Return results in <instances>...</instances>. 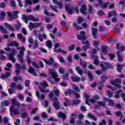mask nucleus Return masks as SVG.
Here are the masks:
<instances>
[{
	"mask_svg": "<svg viewBox=\"0 0 125 125\" xmlns=\"http://www.w3.org/2000/svg\"><path fill=\"white\" fill-rule=\"evenodd\" d=\"M120 44L117 43L116 44V48L117 49H119L120 50H121V51H125V46H120Z\"/></svg>",
	"mask_w": 125,
	"mask_h": 125,
	"instance_id": "31",
	"label": "nucleus"
},
{
	"mask_svg": "<svg viewBox=\"0 0 125 125\" xmlns=\"http://www.w3.org/2000/svg\"><path fill=\"white\" fill-rule=\"evenodd\" d=\"M16 87H17L18 90H22V89H23V87L20 84H17L16 86Z\"/></svg>",
	"mask_w": 125,
	"mask_h": 125,
	"instance_id": "59",
	"label": "nucleus"
},
{
	"mask_svg": "<svg viewBox=\"0 0 125 125\" xmlns=\"http://www.w3.org/2000/svg\"><path fill=\"white\" fill-rule=\"evenodd\" d=\"M1 105L2 106H9V102H8V101L7 100H4V101L1 102Z\"/></svg>",
	"mask_w": 125,
	"mask_h": 125,
	"instance_id": "32",
	"label": "nucleus"
},
{
	"mask_svg": "<svg viewBox=\"0 0 125 125\" xmlns=\"http://www.w3.org/2000/svg\"><path fill=\"white\" fill-rule=\"evenodd\" d=\"M72 87L76 92H80V89H79V87H78L77 85L73 84Z\"/></svg>",
	"mask_w": 125,
	"mask_h": 125,
	"instance_id": "42",
	"label": "nucleus"
},
{
	"mask_svg": "<svg viewBox=\"0 0 125 125\" xmlns=\"http://www.w3.org/2000/svg\"><path fill=\"white\" fill-rule=\"evenodd\" d=\"M24 1L26 3L24 5L25 7H27V4H28L29 5H32V4L33 3L31 0H24Z\"/></svg>",
	"mask_w": 125,
	"mask_h": 125,
	"instance_id": "40",
	"label": "nucleus"
},
{
	"mask_svg": "<svg viewBox=\"0 0 125 125\" xmlns=\"http://www.w3.org/2000/svg\"><path fill=\"white\" fill-rule=\"evenodd\" d=\"M108 79L106 76H102L101 78L100 83H105V81Z\"/></svg>",
	"mask_w": 125,
	"mask_h": 125,
	"instance_id": "41",
	"label": "nucleus"
},
{
	"mask_svg": "<svg viewBox=\"0 0 125 125\" xmlns=\"http://www.w3.org/2000/svg\"><path fill=\"white\" fill-rule=\"evenodd\" d=\"M39 88L40 92H41L42 93H48V92H49V90L45 89L42 87L41 86H39Z\"/></svg>",
	"mask_w": 125,
	"mask_h": 125,
	"instance_id": "18",
	"label": "nucleus"
},
{
	"mask_svg": "<svg viewBox=\"0 0 125 125\" xmlns=\"http://www.w3.org/2000/svg\"><path fill=\"white\" fill-rule=\"evenodd\" d=\"M0 15L1 16V20H3V17H5V16L6 15V13H5V12H4V11H1L0 12Z\"/></svg>",
	"mask_w": 125,
	"mask_h": 125,
	"instance_id": "56",
	"label": "nucleus"
},
{
	"mask_svg": "<svg viewBox=\"0 0 125 125\" xmlns=\"http://www.w3.org/2000/svg\"><path fill=\"white\" fill-rule=\"evenodd\" d=\"M40 85L43 86V87H47L48 86V84L45 81H43L39 83Z\"/></svg>",
	"mask_w": 125,
	"mask_h": 125,
	"instance_id": "35",
	"label": "nucleus"
},
{
	"mask_svg": "<svg viewBox=\"0 0 125 125\" xmlns=\"http://www.w3.org/2000/svg\"><path fill=\"white\" fill-rule=\"evenodd\" d=\"M4 25L6 27V28H7V29H8V30H10V31H14V27H13V26H11L6 22H5L4 23Z\"/></svg>",
	"mask_w": 125,
	"mask_h": 125,
	"instance_id": "16",
	"label": "nucleus"
},
{
	"mask_svg": "<svg viewBox=\"0 0 125 125\" xmlns=\"http://www.w3.org/2000/svg\"><path fill=\"white\" fill-rule=\"evenodd\" d=\"M59 72L60 73V74H64L65 71L64 70V69L62 67H60L59 68Z\"/></svg>",
	"mask_w": 125,
	"mask_h": 125,
	"instance_id": "62",
	"label": "nucleus"
},
{
	"mask_svg": "<svg viewBox=\"0 0 125 125\" xmlns=\"http://www.w3.org/2000/svg\"><path fill=\"white\" fill-rule=\"evenodd\" d=\"M21 23H16L15 25H14V27H15L16 29H17V30H19V29H20V27H21Z\"/></svg>",
	"mask_w": 125,
	"mask_h": 125,
	"instance_id": "52",
	"label": "nucleus"
},
{
	"mask_svg": "<svg viewBox=\"0 0 125 125\" xmlns=\"http://www.w3.org/2000/svg\"><path fill=\"white\" fill-rule=\"evenodd\" d=\"M100 67H102V69L104 70V71L107 70L108 68H113L111 64L106 62H104L103 64L100 65Z\"/></svg>",
	"mask_w": 125,
	"mask_h": 125,
	"instance_id": "8",
	"label": "nucleus"
},
{
	"mask_svg": "<svg viewBox=\"0 0 125 125\" xmlns=\"http://www.w3.org/2000/svg\"><path fill=\"white\" fill-rule=\"evenodd\" d=\"M88 10H89V12L91 14H92L93 13V12L92 11V6H91V5L90 4H88Z\"/></svg>",
	"mask_w": 125,
	"mask_h": 125,
	"instance_id": "57",
	"label": "nucleus"
},
{
	"mask_svg": "<svg viewBox=\"0 0 125 125\" xmlns=\"http://www.w3.org/2000/svg\"><path fill=\"white\" fill-rule=\"evenodd\" d=\"M21 116L23 119H26V118H27V113L23 112L21 113Z\"/></svg>",
	"mask_w": 125,
	"mask_h": 125,
	"instance_id": "64",
	"label": "nucleus"
},
{
	"mask_svg": "<svg viewBox=\"0 0 125 125\" xmlns=\"http://www.w3.org/2000/svg\"><path fill=\"white\" fill-rule=\"evenodd\" d=\"M49 73L50 74V75H51V76L52 77V78L56 80L57 82H59V81H60V78H57L58 76H57V73H56V72H55L54 70L51 69H49Z\"/></svg>",
	"mask_w": 125,
	"mask_h": 125,
	"instance_id": "5",
	"label": "nucleus"
},
{
	"mask_svg": "<svg viewBox=\"0 0 125 125\" xmlns=\"http://www.w3.org/2000/svg\"><path fill=\"white\" fill-rule=\"evenodd\" d=\"M85 98H86V101H85V103L88 105V106H90V104L88 103V100H89V96L87 94L84 95Z\"/></svg>",
	"mask_w": 125,
	"mask_h": 125,
	"instance_id": "36",
	"label": "nucleus"
},
{
	"mask_svg": "<svg viewBox=\"0 0 125 125\" xmlns=\"http://www.w3.org/2000/svg\"><path fill=\"white\" fill-rule=\"evenodd\" d=\"M18 38L19 39H20V41H21L22 42H26V39L23 37V35L21 34H18L17 35Z\"/></svg>",
	"mask_w": 125,
	"mask_h": 125,
	"instance_id": "20",
	"label": "nucleus"
},
{
	"mask_svg": "<svg viewBox=\"0 0 125 125\" xmlns=\"http://www.w3.org/2000/svg\"><path fill=\"white\" fill-rule=\"evenodd\" d=\"M58 117H60V118H62V119H66V115H65L64 113H62V112H60L58 114Z\"/></svg>",
	"mask_w": 125,
	"mask_h": 125,
	"instance_id": "37",
	"label": "nucleus"
},
{
	"mask_svg": "<svg viewBox=\"0 0 125 125\" xmlns=\"http://www.w3.org/2000/svg\"><path fill=\"white\" fill-rule=\"evenodd\" d=\"M105 101H108L109 105H111V106H115V103L112 100H111L110 99H107L105 97L104 98Z\"/></svg>",
	"mask_w": 125,
	"mask_h": 125,
	"instance_id": "28",
	"label": "nucleus"
},
{
	"mask_svg": "<svg viewBox=\"0 0 125 125\" xmlns=\"http://www.w3.org/2000/svg\"><path fill=\"white\" fill-rule=\"evenodd\" d=\"M117 56H118V60L119 62H123V57H122V55L121 54V52H117Z\"/></svg>",
	"mask_w": 125,
	"mask_h": 125,
	"instance_id": "29",
	"label": "nucleus"
},
{
	"mask_svg": "<svg viewBox=\"0 0 125 125\" xmlns=\"http://www.w3.org/2000/svg\"><path fill=\"white\" fill-rule=\"evenodd\" d=\"M108 51L107 50V47L106 46H103L102 48V52L106 53Z\"/></svg>",
	"mask_w": 125,
	"mask_h": 125,
	"instance_id": "58",
	"label": "nucleus"
},
{
	"mask_svg": "<svg viewBox=\"0 0 125 125\" xmlns=\"http://www.w3.org/2000/svg\"><path fill=\"white\" fill-rule=\"evenodd\" d=\"M88 67L90 70H95V66H93L92 64H89Z\"/></svg>",
	"mask_w": 125,
	"mask_h": 125,
	"instance_id": "63",
	"label": "nucleus"
},
{
	"mask_svg": "<svg viewBox=\"0 0 125 125\" xmlns=\"http://www.w3.org/2000/svg\"><path fill=\"white\" fill-rule=\"evenodd\" d=\"M43 8V14L47 16H49V12H48V10H47V7L44 6Z\"/></svg>",
	"mask_w": 125,
	"mask_h": 125,
	"instance_id": "33",
	"label": "nucleus"
},
{
	"mask_svg": "<svg viewBox=\"0 0 125 125\" xmlns=\"http://www.w3.org/2000/svg\"><path fill=\"white\" fill-rule=\"evenodd\" d=\"M29 73H30V74H32L33 76H35L37 77V73L35 71V69L33 68L32 67H29V70H28Z\"/></svg>",
	"mask_w": 125,
	"mask_h": 125,
	"instance_id": "22",
	"label": "nucleus"
},
{
	"mask_svg": "<svg viewBox=\"0 0 125 125\" xmlns=\"http://www.w3.org/2000/svg\"><path fill=\"white\" fill-rule=\"evenodd\" d=\"M22 19L26 24L28 23V20H32V21H34V22H36V21H40L39 19H35L32 15H30L27 17L25 15H22Z\"/></svg>",
	"mask_w": 125,
	"mask_h": 125,
	"instance_id": "4",
	"label": "nucleus"
},
{
	"mask_svg": "<svg viewBox=\"0 0 125 125\" xmlns=\"http://www.w3.org/2000/svg\"><path fill=\"white\" fill-rule=\"evenodd\" d=\"M98 57H96L95 58V59L94 61V64H95V65H99V62L98 60Z\"/></svg>",
	"mask_w": 125,
	"mask_h": 125,
	"instance_id": "61",
	"label": "nucleus"
},
{
	"mask_svg": "<svg viewBox=\"0 0 125 125\" xmlns=\"http://www.w3.org/2000/svg\"><path fill=\"white\" fill-rule=\"evenodd\" d=\"M117 12H116L115 10L112 11L111 12L108 13V17L109 18L112 17V16H117Z\"/></svg>",
	"mask_w": 125,
	"mask_h": 125,
	"instance_id": "25",
	"label": "nucleus"
},
{
	"mask_svg": "<svg viewBox=\"0 0 125 125\" xmlns=\"http://www.w3.org/2000/svg\"><path fill=\"white\" fill-rule=\"evenodd\" d=\"M80 62H81L80 64L81 66L83 67V68H86L87 66V64L86 63V62H83L82 61V60H80Z\"/></svg>",
	"mask_w": 125,
	"mask_h": 125,
	"instance_id": "34",
	"label": "nucleus"
},
{
	"mask_svg": "<svg viewBox=\"0 0 125 125\" xmlns=\"http://www.w3.org/2000/svg\"><path fill=\"white\" fill-rule=\"evenodd\" d=\"M38 38L39 41H40V42H43V39H42V38H43V39H45L47 38V37L46 36V35H45L44 34H43L42 35V34H39L38 35Z\"/></svg>",
	"mask_w": 125,
	"mask_h": 125,
	"instance_id": "13",
	"label": "nucleus"
},
{
	"mask_svg": "<svg viewBox=\"0 0 125 125\" xmlns=\"http://www.w3.org/2000/svg\"><path fill=\"white\" fill-rule=\"evenodd\" d=\"M18 13H19V12L17 11H14L13 12V18H14V19H16V18H17L18 17V16H17V14H18Z\"/></svg>",
	"mask_w": 125,
	"mask_h": 125,
	"instance_id": "39",
	"label": "nucleus"
},
{
	"mask_svg": "<svg viewBox=\"0 0 125 125\" xmlns=\"http://www.w3.org/2000/svg\"><path fill=\"white\" fill-rule=\"evenodd\" d=\"M11 75V74L10 72H8L5 73V75L2 74L0 78H1V79H3V80H4V79H7V78H9Z\"/></svg>",
	"mask_w": 125,
	"mask_h": 125,
	"instance_id": "19",
	"label": "nucleus"
},
{
	"mask_svg": "<svg viewBox=\"0 0 125 125\" xmlns=\"http://www.w3.org/2000/svg\"><path fill=\"white\" fill-rule=\"evenodd\" d=\"M106 93H107L108 97L111 98V97H113V93H112V92H111V91L110 90H108V91H107L106 92Z\"/></svg>",
	"mask_w": 125,
	"mask_h": 125,
	"instance_id": "53",
	"label": "nucleus"
},
{
	"mask_svg": "<svg viewBox=\"0 0 125 125\" xmlns=\"http://www.w3.org/2000/svg\"><path fill=\"white\" fill-rule=\"evenodd\" d=\"M75 70L76 71H77V73H78V74L80 75V76H83V70H82V68H81L80 66H76L75 68Z\"/></svg>",
	"mask_w": 125,
	"mask_h": 125,
	"instance_id": "21",
	"label": "nucleus"
},
{
	"mask_svg": "<svg viewBox=\"0 0 125 125\" xmlns=\"http://www.w3.org/2000/svg\"><path fill=\"white\" fill-rule=\"evenodd\" d=\"M13 45H15L16 47H17L18 50H20L17 58L21 63H24V59H23V57H24V51L26 50V49L24 47H18L19 44L15 42H11L8 45V46H12Z\"/></svg>",
	"mask_w": 125,
	"mask_h": 125,
	"instance_id": "1",
	"label": "nucleus"
},
{
	"mask_svg": "<svg viewBox=\"0 0 125 125\" xmlns=\"http://www.w3.org/2000/svg\"><path fill=\"white\" fill-rule=\"evenodd\" d=\"M6 51H10L11 53L9 56V60H11L12 63H14L16 61L14 56L16 54V51L14 49H10V48H5Z\"/></svg>",
	"mask_w": 125,
	"mask_h": 125,
	"instance_id": "3",
	"label": "nucleus"
},
{
	"mask_svg": "<svg viewBox=\"0 0 125 125\" xmlns=\"http://www.w3.org/2000/svg\"><path fill=\"white\" fill-rule=\"evenodd\" d=\"M53 92L55 93L56 96H59L60 94V91L56 87H54V89Z\"/></svg>",
	"mask_w": 125,
	"mask_h": 125,
	"instance_id": "23",
	"label": "nucleus"
},
{
	"mask_svg": "<svg viewBox=\"0 0 125 125\" xmlns=\"http://www.w3.org/2000/svg\"><path fill=\"white\" fill-rule=\"evenodd\" d=\"M37 110H38V108H35L32 109L31 113H30V116H33V114H35L36 112L37 111Z\"/></svg>",
	"mask_w": 125,
	"mask_h": 125,
	"instance_id": "60",
	"label": "nucleus"
},
{
	"mask_svg": "<svg viewBox=\"0 0 125 125\" xmlns=\"http://www.w3.org/2000/svg\"><path fill=\"white\" fill-rule=\"evenodd\" d=\"M0 31L2 34H6L7 31L2 26H0Z\"/></svg>",
	"mask_w": 125,
	"mask_h": 125,
	"instance_id": "38",
	"label": "nucleus"
},
{
	"mask_svg": "<svg viewBox=\"0 0 125 125\" xmlns=\"http://www.w3.org/2000/svg\"><path fill=\"white\" fill-rule=\"evenodd\" d=\"M7 14L9 16L10 18V20L11 21L14 20V18H13V15H11V13L10 12H7Z\"/></svg>",
	"mask_w": 125,
	"mask_h": 125,
	"instance_id": "50",
	"label": "nucleus"
},
{
	"mask_svg": "<svg viewBox=\"0 0 125 125\" xmlns=\"http://www.w3.org/2000/svg\"><path fill=\"white\" fill-rule=\"evenodd\" d=\"M54 103L53 104V105L54 107L56 110H59L60 108V102L58 101V99L57 98L55 97L53 98Z\"/></svg>",
	"mask_w": 125,
	"mask_h": 125,
	"instance_id": "6",
	"label": "nucleus"
},
{
	"mask_svg": "<svg viewBox=\"0 0 125 125\" xmlns=\"http://www.w3.org/2000/svg\"><path fill=\"white\" fill-rule=\"evenodd\" d=\"M71 79L72 82H80V81H81V78L78 76L71 77Z\"/></svg>",
	"mask_w": 125,
	"mask_h": 125,
	"instance_id": "24",
	"label": "nucleus"
},
{
	"mask_svg": "<svg viewBox=\"0 0 125 125\" xmlns=\"http://www.w3.org/2000/svg\"><path fill=\"white\" fill-rule=\"evenodd\" d=\"M68 76H69V74H68V73H66L63 74L62 76V79L63 80H65V81H68V80H69Z\"/></svg>",
	"mask_w": 125,
	"mask_h": 125,
	"instance_id": "45",
	"label": "nucleus"
},
{
	"mask_svg": "<svg viewBox=\"0 0 125 125\" xmlns=\"http://www.w3.org/2000/svg\"><path fill=\"white\" fill-rule=\"evenodd\" d=\"M13 80L14 82H16L17 81H22V77L16 76L13 78Z\"/></svg>",
	"mask_w": 125,
	"mask_h": 125,
	"instance_id": "44",
	"label": "nucleus"
},
{
	"mask_svg": "<svg viewBox=\"0 0 125 125\" xmlns=\"http://www.w3.org/2000/svg\"><path fill=\"white\" fill-rule=\"evenodd\" d=\"M73 26L75 27L76 30H77V31H79V30H82V29H83V27L78 26V23L76 22L73 23Z\"/></svg>",
	"mask_w": 125,
	"mask_h": 125,
	"instance_id": "27",
	"label": "nucleus"
},
{
	"mask_svg": "<svg viewBox=\"0 0 125 125\" xmlns=\"http://www.w3.org/2000/svg\"><path fill=\"white\" fill-rule=\"evenodd\" d=\"M92 35L94 39H97V28H92Z\"/></svg>",
	"mask_w": 125,
	"mask_h": 125,
	"instance_id": "11",
	"label": "nucleus"
},
{
	"mask_svg": "<svg viewBox=\"0 0 125 125\" xmlns=\"http://www.w3.org/2000/svg\"><path fill=\"white\" fill-rule=\"evenodd\" d=\"M44 61L48 65H53L54 64V60H53V58H50L48 61H47L46 60H44Z\"/></svg>",
	"mask_w": 125,
	"mask_h": 125,
	"instance_id": "14",
	"label": "nucleus"
},
{
	"mask_svg": "<svg viewBox=\"0 0 125 125\" xmlns=\"http://www.w3.org/2000/svg\"><path fill=\"white\" fill-rule=\"evenodd\" d=\"M16 86H17L16 84L14 83H12L10 84V88H12L13 89H14L15 87H16Z\"/></svg>",
	"mask_w": 125,
	"mask_h": 125,
	"instance_id": "54",
	"label": "nucleus"
},
{
	"mask_svg": "<svg viewBox=\"0 0 125 125\" xmlns=\"http://www.w3.org/2000/svg\"><path fill=\"white\" fill-rule=\"evenodd\" d=\"M125 66V64L120 65L119 64H117V71L119 73H121L122 72V70L123 69V67Z\"/></svg>",
	"mask_w": 125,
	"mask_h": 125,
	"instance_id": "30",
	"label": "nucleus"
},
{
	"mask_svg": "<svg viewBox=\"0 0 125 125\" xmlns=\"http://www.w3.org/2000/svg\"><path fill=\"white\" fill-rule=\"evenodd\" d=\"M115 114L117 117H121V119H123V118H124V116L122 115V113L120 111L115 112Z\"/></svg>",
	"mask_w": 125,
	"mask_h": 125,
	"instance_id": "48",
	"label": "nucleus"
},
{
	"mask_svg": "<svg viewBox=\"0 0 125 125\" xmlns=\"http://www.w3.org/2000/svg\"><path fill=\"white\" fill-rule=\"evenodd\" d=\"M87 75H88V78H89L90 81H93V76L91 74V72H87Z\"/></svg>",
	"mask_w": 125,
	"mask_h": 125,
	"instance_id": "47",
	"label": "nucleus"
},
{
	"mask_svg": "<svg viewBox=\"0 0 125 125\" xmlns=\"http://www.w3.org/2000/svg\"><path fill=\"white\" fill-rule=\"evenodd\" d=\"M12 103L13 105L10 107V111L13 113L14 115H16V116L19 115L20 114V112L19 111V108H20V103L16 99H12Z\"/></svg>",
	"mask_w": 125,
	"mask_h": 125,
	"instance_id": "2",
	"label": "nucleus"
},
{
	"mask_svg": "<svg viewBox=\"0 0 125 125\" xmlns=\"http://www.w3.org/2000/svg\"><path fill=\"white\" fill-rule=\"evenodd\" d=\"M83 20H84L83 18V17H79L77 19V22H78V24H81V23H82V22H83Z\"/></svg>",
	"mask_w": 125,
	"mask_h": 125,
	"instance_id": "49",
	"label": "nucleus"
},
{
	"mask_svg": "<svg viewBox=\"0 0 125 125\" xmlns=\"http://www.w3.org/2000/svg\"><path fill=\"white\" fill-rule=\"evenodd\" d=\"M45 45L48 48H51L52 47V42L50 40H48L45 42Z\"/></svg>",
	"mask_w": 125,
	"mask_h": 125,
	"instance_id": "26",
	"label": "nucleus"
},
{
	"mask_svg": "<svg viewBox=\"0 0 125 125\" xmlns=\"http://www.w3.org/2000/svg\"><path fill=\"white\" fill-rule=\"evenodd\" d=\"M81 100L78 99V100H74L73 101V104H74L75 105H78L79 104H80V103H81Z\"/></svg>",
	"mask_w": 125,
	"mask_h": 125,
	"instance_id": "51",
	"label": "nucleus"
},
{
	"mask_svg": "<svg viewBox=\"0 0 125 125\" xmlns=\"http://www.w3.org/2000/svg\"><path fill=\"white\" fill-rule=\"evenodd\" d=\"M77 38L80 41L87 40V37L85 36V32L84 31H81L80 34L78 35Z\"/></svg>",
	"mask_w": 125,
	"mask_h": 125,
	"instance_id": "7",
	"label": "nucleus"
},
{
	"mask_svg": "<svg viewBox=\"0 0 125 125\" xmlns=\"http://www.w3.org/2000/svg\"><path fill=\"white\" fill-rule=\"evenodd\" d=\"M50 8L51 9H52L53 11H55V12H58V10H57V6H53L52 5H50Z\"/></svg>",
	"mask_w": 125,
	"mask_h": 125,
	"instance_id": "43",
	"label": "nucleus"
},
{
	"mask_svg": "<svg viewBox=\"0 0 125 125\" xmlns=\"http://www.w3.org/2000/svg\"><path fill=\"white\" fill-rule=\"evenodd\" d=\"M118 83L119 84H121L122 82L121 81V80H120L118 78H116L115 79V81H111V83L113 85H115V86H116V87H121V86H120L119 84H117Z\"/></svg>",
	"mask_w": 125,
	"mask_h": 125,
	"instance_id": "9",
	"label": "nucleus"
},
{
	"mask_svg": "<svg viewBox=\"0 0 125 125\" xmlns=\"http://www.w3.org/2000/svg\"><path fill=\"white\" fill-rule=\"evenodd\" d=\"M99 2V3L100 5H101L102 8H103L104 9H105V8H107L108 7V4H110V3L107 2V3H103V1L102 0H97Z\"/></svg>",
	"mask_w": 125,
	"mask_h": 125,
	"instance_id": "10",
	"label": "nucleus"
},
{
	"mask_svg": "<svg viewBox=\"0 0 125 125\" xmlns=\"http://www.w3.org/2000/svg\"><path fill=\"white\" fill-rule=\"evenodd\" d=\"M93 52H92V54H95L96 53V51H99V47H97L94 49H92Z\"/></svg>",
	"mask_w": 125,
	"mask_h": 125,
	"instance_id": "55",
	"label": "nucleus"
},
{
	"mask_svg": "<svg viewBox=\"0 0 125 125\" xmlns=\"http://www.w3.org/2000/svg\"><path fill=\"white\" fill-rule=\"evenodd\" d=\"M36 95L37 96L38 100H40V99H42L43 100H44V98H45V96L42 94H41V96H40V92L38 91H36Z\"/></svg>",
	"mask_w": 125,
	"mask_h": 125,
	"instance_id": "12",
	"label": "nucleus"
},
{
	"mask_svg": "<svg viewBox=\"0 0 125 125\" xmlns=\"http://www.w3.org/2000/svg\"><path fill=\"white\" fill-rule=\"evenodd\" d=\"M88 117L89 118V119H91V120H93V121H94L95 122H96V121H97V118H96L95 117V116H94L93 114L89 113L87 114Z\"/></svg>",
	"mask_w": 125,
	"mask_h": 125,
	"instance_id": "17",
	"label": "nucleus"
},
{
	"mask_svg": "<svg viewBox=\"0 0 125 125\" xmlns=\"http://www.w3.org/2000/svg\"><path fill=\"white\" fill-rule=\"evenodd\" d=\"M98 105L99 106H101L102 107H105L106 104L102 101H99L98 102Z\"/></svg>",
	"mask_w": 125,
	"mask_h": 125,
	"instance_id": "46",
	"label": "nucleus"
},
{
	"mask_svg": "<svg viewBox=\"0 0 125 125\" xmlns=\"http://www.w3.org/2000/svg\"><path fill=\"white\" fill-rule=\"evenodd\" d=\"M86 10V6L85 5H82L81 6V8L80 9V12L82 14H83L84 15H85L86 14V13L85 12Z\"/></svg>",
	"mask_w": 125,
	"mask_h": 125,
	"instance_id": "15",
	"label": "nucleus"
}]
</instances>
